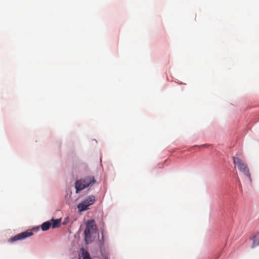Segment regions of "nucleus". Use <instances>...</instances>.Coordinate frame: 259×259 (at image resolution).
Wrapping results in <instances>:
<instances>
[{"label":"nucleus","instance_id":"0eeeda50","mask_svg":"<svg viewBox=\"0 0 259 259\" xmlns=\"http://www.w3.org/2000/svg\"><path fill=\"white\" fill-rule=\"evenodd\" d=\"M51 221L52 222L51 223V225L53 228H56L60 227L61 222L60 219H52Z\"/></svg>","mask_w":259,"mask_h":259},{"label":"nucleus","instance_id":"f03ea898","mask_svg":"<svg viewBox=\"0 0 259 259\" xmlns=\"http://www.w3.org/2000/svg\"><path fill=\"white\" fill-rule=\"evenodd\" d=\"M96 183V180L93 176H88L83 179H80L76 181L75 187L76 192L78 193L81 190L91 186Z\"/></svg>","mask_w":259,"mask_h":259},{"label":"nucleus","instance_id":"7ed1b4c3","mask_svg":"<svg viewBox=\"0 0 259 259\" xmlns=\"http://www.w3.org/2000/svg\"><path fill=\"white\" fill-rule=\"evenodd\" d=\"M233 163L237 165L239 170L242 172L245 176L248 178L250 182H252L251 175L249 169L247 164L241 159L238 157H233Z\"/></svg>","mask_w":259,"mask_h":259},{"label":"nucleus","instance_id":"f257e3e1","mask_svg":"<svg viewBox=\"0 0 259 259\" xmlns=\"http://www.w3.org/2000/svg\"><path fill=\"white\" fill-rule=\"evenodd\" d=\"M86 228L84 231V240L87 243H91L97 234V226L94 220L88 221L85 223Z\"/></svg>","mask_w":259,"mask_h":259},{"label":"nucleus","instance_id":"6e6552de","mask_svg":"<svg viewBox=\"0 0 259 259\" xmlns=\"http://www.w3.org/2000/svg\"><path fill=\"white\" fill-rule=\"evenodd\" d=\"M51 224H52L49 221L46 222L42 223V224L41 226V228L42 230V231L48 230L51 226Z\"/></svg>","mask_w":259,"mask_h":259},{"label":"nucleus","instance_id":"20e7f679","mask_svg":"<svg viewBox=\"0 0 259 259\" xmlns=\"http://www.w3.org/2000/svg\"><path fill=\"white\" fill-rule=\"evenodd\" d=\"M95 201L94 195H90L87 197L82 202L79 203L77 206L79 211H83L89 209V206L93 204Z\"/></svg>","mask_w":259,"mask_h":259},{"label":"nucleus","instance_id":"1a4fd4ad","mask_svg":"<svg viewBox=\"0 0 259 259\" xmlns=\"http://www.w3.org/2000/svg\"><path fill=\"white\" fill-rule=\"evenodd\" d=\"M79 259H91L88 252L83 250L81 258Z\"/></svg>","mask_w":259,"mask_h":259},{"label":"nucleus","instance_id":"423d86ee","mask_svg":"<svg viewBox=\"0 0 259 259\" xmlns=\"http://www.w3.org/2000/svg\"><path fill=\"white\" fill-rule=\"evenodd\" d=\"M259 245V233L253 237V243L251 247L254 248Z\"/></svg>","mask_w":259,"mask_h":259},{"label":"nucleus","instance_id":"39448f33","mask_svg":"<svg viewBox=\"0 0 259 259\" xmlns=\"http://www.w3.org/2000/svg\"><path fill=\"white\" fill-rule=\"evenodd\" d=\"M32 234L33 233L31 231H25L10 238L9 239V242H13L19 240H22L28 237L31 236Z\"/></svg>","mask_w":259,"mask_h":259}]
</instances>
